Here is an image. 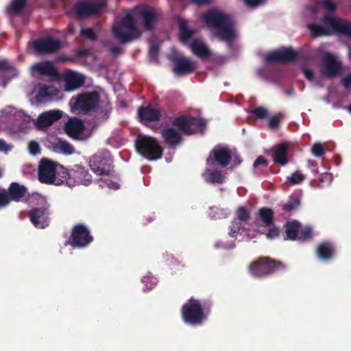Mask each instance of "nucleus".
<instances>
[{
  "mask_svg": "<svg viewBox=\"0 0 351 351\" xmlns=\"http://www.w3.org/2000/svg\"><path fill=\"white\" fill-rule=\"evenodd\" d=\"M27 1V0H12L9 6V9L14 14H21L26 6Z\"/></svg>",
  "mask_w": 351,
  "mask_h": 351,
  "instance_id": "nucleus-40",
  "label": "nucleus"
},
{
  "mask_svg": "<svg viewBox=\"0 0 351 351\" xmlns=\"http://www.w3.org/2000/svg\"><path fill=\"white\" fill-rule=\"evenodd\" d=\"M193 53L201 59L210 57V51L206 45L198 38L194 39L190 45Z\"/></svg>",
  "mask_w": 351,
  "mask_h": 351,
  "instance_id": "nucleus-27",
  "label": "nucleus"
},
{
  "mask_svg": "<svg viewBox=\"0 0 351 351\" xmlns=\"http://www.w3.org/2000/svg\"><path fill=\"white\" fill-rule=\"evenodd\" d=\"M260 219L265 226H269L274 221V212L271 208L263 207L258 210Z\"/></svg>",
  "mask_w": 351,
  "mask_h": 351,
  "instance_id": "nucleus-34",
  "label": "nucleus"
},
{
  "mask_svg": "<svg viewBox=\"0 0 351 351\" xmlns=\"http://www.w3.org/2000/svg\"><path fill=\"white\" fill-rule=\"evenodd\" d=\"M91 170L98 176L109 175L112 170V158L104 150L93 155L89 161Z\"/></svg>",
  "mask_w": 351,
  "mask_h": 351,
  "instance_id": "nucleus-8",
  "label": "nucleus"
},
{
  "mask_svg": "<svg viewBox=\"0 0 351 351\" xmlns=\"http://www.w3.org/2000/svg\"><path fill=\"white\" fill-rule=\"evenodd\" d=\"M180 40L182 43L188 41L194 34L193 29H188V22L185 19H180L179 23Z\"/></svg>",
  "mask_w": 351,
  "mask_h": 351,
  "instance_id": "nucleus-33",
  "label": "nucleus"
},
{
  "mask_svg": "<svg viewBox=\"0 0 351 351\" xmlns=\"http://www.w3.org/2000/svg\"><path fill=\"white\" fill-rule=\"evenodd\" d=\"M62 116V111L52 110L41 113L36 121V125L38 128H47L54 122L58 121Z\"/></svg>",
  "mask_w": 351,
  "mask_h": 351,
  "instance_id": "nucleus-23",
  "label": "nucleus"
},
{
  "mask_svg": "<svg viewBox=\"0 0 351 351\" xmlns=\"http://www.w3.org/2000/svg\"><path fill=\"white\" fill-rule=\"evenodd\" d=\"M183 321L191 326H199L207 319L206 304L204 306L200 301L191 298L182 307Z\"/></svg>",
  "mask_w": 351,
  "mask_h": 351,
  "instance_id": "nucleus-3",
  "label": "nucleus"
},
{
  "mask_svg": "<svg viewBox=\"0 0 351 351\" xmlns=\"http://www.w3.org/2000/svg\"><path fill=\"white\" fill-rule=\"evenodd\" d=\"M80 33H81V36L89 39L91 41L96 40V39L97 38L94 30L90 27L82 28L81 29Z\"/></svg>",
  "mask_w": 351,
  "mask_h": 351,
  "instance_id": "nucleus-48",
  "label": "nucleus"
},
{
  "mask_svg": "<svg viewBox=\"0 0 351 351\" xmlns=\"http://www.w3.org/2000/svg\"><path fill=\"white\" fill-rule=\"evenodd\" d=\"M285 228L287 238L293 241L297 240L300 229V223L295 220L288 221L285 224Z\"/></svg>",
  "mask_w": 351,
  "mask_h": 351,
  "instance_id": "nucleus-32",
  "label": "nucleus"
},
{
  "mask_svg": "<svg viewBox=\"0 0 351 351\" xmlns=\"http://www.w3.org/2000/svg\"><path fill=\"white\" fill-rule=\"evenodd\" d=\"M237 221L241 222H247L250 218L249 211L244 207H239L237 210Z\"/></svg>",
  "mask_w": 351,
  "mask_h": 351,
  "instance_id": "nucleus-44",
  "label": "nucleus"
},
{
  "mask_svg": "<svg viewBox=\"0 0 351 351\" xmlns=\"http://www.w3.org/2000/svg\"><path fill=\"white\" fill-rule=\"evenodd\" d=\"M250 113L257 119H265L269 114L268 110L262 106L252 109Z\"/></svg>",
  "mask_w": 351,
  "mask_h": 351,
  "instance_id": "nucleus-41",
  "label": "nucleus"
},
{
  "mask_svg": "<svg viewBox=\"0 0 351 351\" xmlns=\"http://www.w3.org/2000/svg\"><path fill=\"white\" fill-rule=\"evenodd\" d=\"M319 180L323 182L324 180H331L330 175L328 173H322L320 176Z\"/></svg>",
  "mask_w": 351,
  "mask_h": 351,
  "instance_id": "nucleus-62",
  "label": "nucleus"
},
{
  "mask_svg": "<svg viewBox=\"0 0 351 351\" xmlns=\"http://www.w3.org/2000/svg\"><path fill=\"white\" fill-rule=\"evenodd\" d=\"M159 51V47L156 45H152L149 48V55L151 56L155 57L158 55Z\"/></svg>",
  "mask_w": 351,
  "mask_h": 351,
  "instance_id": "nucleus-60",
  "label": "nucleus"
},
{
  "mask_svg": "<svg viewBox=\"0 0 351 351\" xmlns=\"http://www.w3.org/2000/svg\"><path fill=\"white\" fill-rule=\"evenodd\" d=\"M106 0L92 2L89 0L77 1L73 5V10L77 19L88 18L99 12L106 7Z\"/></svg>",
  "mask_w": 351,
  "mask_h": 351,
  "instance_id": "nucleus-10",
  "label": "nucleus"
},
{
  "mask_svg": "<svg viewBox=\"0 0 351 351\" xmlns=\"http://www.w3.org/2000/svg\"><path fill=\"white\" fill-rule=\"evenodd\" d=\"M300 206V199L298 196L293 195L282 205V210L288 213L295 211Z\"/></svg>",
  "mask_w": 351,
  "mask_h": 351,
  "instance_id": "nucleus-36",
  "label": "nucleus"
},
{
  "mask_svg": "<svg viewBox=\"0 0 351 351\" xmlns=\"http://www.w3.org/2000/svg\"><path fill=\"white\" fill-rule=\"evenodd\" d=\"M322 21L324 26L330 31V34L334 31L351 38V21L325 14Z\"/></svg>",
  "mask_w": 351,
  "mask_h": 351,
  "instance_id": "nucleus-11",
  "label": "nucleus"
},
{
  "mask_svg": "<svg viewBox=\"0 0 351 351\" xmlns=\"http://www.w3.org/2000/svg\"><path fill=\"white\" fill-rule=\"evenodd\" d=\"M311 152L315 157H322L325 154V149L321 143H316L313 145Z\"/></svg>",
  "mask_w": 351,
  "mask_h": 351,
  "instance_id": "nucleus-49",
  "label": "nucleus"
},
{
  "mask_svg": "<svg viewBox=\"0 0 351 351\" xmlns=\"http://www.w3.org/2000/svg\"><path fill=\"white\" fill-rule=\"evenodd\" d=\"M135 146L138 154L149 160H156L162 156L163 148L154 137L139 136L135 141Z\"/></svg>",
  "mask_w": 351,
  "mask_h": 351,
  "instance_id": "nucleus-7",
  "label": "nucleus"
},
{
  "mask_svg": "<svg viewBox=\"0 0 351 351\" xmlns=\"http://www.w3.org/2000/svg\"><path fill=\"white\" fill-rule=\"evenodd\" d=\"M324 69L322 75L327 77H335L342 71V64L332 53H327L323 57Z\"/></svg>",
  "mask_w": 351,
  "mask_h": 351,
  "instance_id": "nucleus-19",
  "label": "nucleus"
},
{
  "mask_svg": "<svg viewBox=\"0 0 351 351\" xmlns=\"http://www.w3.org/2000/svg\"><path fill=\"white\" fill-rule=\"evenodd\" d=\"M72 181L69 182V186H72L75 184H82L88 186L92 183V176L89 173L88 170L82 165H74L70 169Z\"/></svg>",
  "mask_w": 351,
  "mask_h": 351,
  "instance_id": "nucleus-17",
  "label": "nucleus"
},
{
  "mask_svg": "<svg viewBox=\"0 0 351 351\" xmlns=\"http://www.w3.org/2000/svg\"><path fill=\"white\" fill-rule=\"evenodd\" d=\"M136 10L143 28L148 32L154 31L160 16L156 9L147 6H138Z\"/></svg>",
  "mask_w": 351,
  "mask_h": 351,
  "instance_id": "nucleus-13",
  "label": "nucleus"
},
{
  "mask_svg": "<svg viewBox=\"0 0 351 351\" xmlns=\"http://www.w3.org/2000/svg\"><path fill=\"white\" fill-rule=\"evenodd\" d=\"M85 127L82 120L72 118L65 123L64 130L66 134L75 141H85L87 136L84 134Z\"/></svg>",
  "mask_w": 351,
  "mask_h": 351,
  "instance_id": "nucleus-16",
  "label": "nucleus"
},
{
  "mask_svg": "<svg viewBox=\"0 0 351 351\" xmlns=\"http://www.w3.org/2000/svg\"><path fill=\"white\" fill-rule=\"evenodd\" d=\"M191 1L198 6L208 5L213 3V0H191Z\"/></svg>",
  "mask_w": 351,
  "mask_h": 351,
  "instance_id": "nucleus-57",
  "label": "nucleus"
},
{
  "mask_svg": "<svg viewBox=\"0 0 351 351\" xmlns=\"http://www.w3.org/2000/svg\"><path fill=\"white\" fill-rule=\"evenodd\" d=\"M57 163L47 158H43L38 167V180L41 183L51 184L56 182V169Z\"/></svg>",
  "mask_w": 351,
  "mask_h": 351,
  "instance_id": "nucleus-15",
  "label": "nucleus"
},
{
  "mask_svg": "<svg viewBox=\"0 0 351 351\" xmlns=\"http://www.w3.org/2000/svg\"><path fill=\"white\" fill-rule=\"evenodd\" d=\"M93 241L88 228L82 223L73 226L71 233L66 245L73 247L83 248L88 246Z\"/></svg>",
  "mask_w": 351,
  "mask_h": 351,
  "instance_id": "nucleus-9",
  "label": "nucleus"
},
{
  "mask_svg": "<svg viewBox=\"0 0 351 351\" xmlns=\"http://www.w3.org/2000/svg\"><path fill=\"white\" fill-rule=\"evenodd\" d=\"M75 32V27L72 24H69L67 27V32L73 35Z\"/></svg>",
  "mask_w": 351,
  "mask_h": 351,
  "instance_id": "nucleus-63",
  "label": "nucleus"
},
{
  "mask_svg": "<svg viewBox=\"0 0 351 351\" xmlns=\"http://www.w3.org/2000/svg\"><path fill=\"white\" fill-rule=\"evenodd\" d=\"M54 148L65 155H71L75 152V148L71 143L60 139L55 144Z\"/></svg>",
  "mask_w": 351,
  "mask_h": 351,
  "instance_id": "nucleus-37",
  "label": "nucleus"
},
{
  "mask_svg": "<svg viewBox=\"0 0 351 351\" xmlns=\"http://www.w3.org/2000/svg\"><path fill=\"white\" fill-rule=\"evenodd\" d=\"M231 160V152L228 147H216L210 152L206 163L210 166L217 164L221 167H226L230 164Z\"/></svg>",
  "mask_w": 351,
  "mask_h": 351,
  "instance_id": "nucleus-14",
  "label": "nucleus"
},
{
  "mask_svg": "<svg viewBox=\"0 0 351 351\" xmlns=\"http://www.w3.org/2000/svg\"><path fill=\"white\" fill-rule=\"evenodd\" d=\"M173 72L177 75H188L193 73L197 64L195 61L185 57H176L173 60Z\"/></svg>",
  "mask_w": 351,
  "mask_h": 351,
  "instance_id": "nucleus-21",
  "label": "nucleus"
},
{
  "mask_svg": "<svg viewBox=\"0 0 351 351\" xmlns=\"http://www.w3.org/2000/svg\"><path fill=\"white\" fill-rule=\"evenodd\" d=\"M259 165H262L265 167L268 165V161L262 156H258L253 163L254 167H257Z\"/></svg>",
  "mask_w": 351,
  "mask_h": 351,
  "instance_id": "nucleus-53",
  "label": "nucleus"
},
{
  "mask_svg": "<svg viewBox=\"0 0 351 351\" xmlns=\"http://www.w3.org/2000/svg\"><path fill=\"white\" fill-rule=\"evenodd\" d=\"M305 179V176L298 171L293 173L291 176L287 177V182L289 185L300 184Z\"/></svg>",
  "mask_w": 351,
  "mask_h": 351,
  "instance_id": "nucleus-43",
  "label": "nucleus"
},
{
  "mask_svg": "<svg viewBox=\"0 0 351 351\" xmlns=\"http://www.w3.org/2000/svg\"><path fill=\"white\" fill-rule=\"evenodd\" d=\"M207 171L208 172V176L206 178V181L208 183L221 184L224 181V177L221 171L210 169H207Z\"/></svg>",
  "mask_w": 351,
  "mask_h": 351,
  "instance_id": "nucleus-39",
  "label": "nucleus"
},
{
  "mask_svg": "<svg viewBox=\"0 0 351 351\" xmlns=\"http://www.w3.org/2000/svg\"><path fill=\"white\" fill-rule=\"evenodd\" d=\"M110 51L112 54L117 55V54L121 53V49L118 47H112L110 49Z\"/></svg>",
  "mask_w": 351,
  "mask_h": 351,
  "instance_id": "nucleus-61",
  "label": "nucleus"
},
{
  "mask_svg": "<svg viewBox=\"0 0 351 351\" xmlns=\"http://www.w3.org/2000/svg\"><path fill=\"white\" fill-rule=\"evenodd\" d=\"M33 46L39 53H51L60 48V42L49 36L36 40L34 42Z\"/></svg>",
  "mask_w": 351,
  "mask_h": 351,
  "instance_id": "nucleus-20",
  "label": "nucleus"
},
{
  "mask_svg": "<svg viewBox=\"0 0 351 351\" xmlns=\"http://www.w3.org/2000/svg\"><path fill=\"white\" fill-rule=\"evenodd\" d=\"M282 117L280 112L271 117L268 120V127L272 130L277 129L280 126V121Z\"/></svg>",
  "mask_w": 351,
  "mask_h": 351,
  "instance_id": "nucleus-45",
  "label": "nucleus"
},
{
  "mask_svg": "<svg viewBox=\"0 0 351 351\" xmlns=\"http://www.w3.org/2000/svg\"><path fill=\"white\" fill-rule=\"evenodd\" d=\"M267 227L269 228L268 231L266 234V237L267 239H274L279 235L280 229L278 227L275 226L274 223L272 225Z\"/></svg>",
  "mask_w": 351,
  "mask_h": 351,
  "instance_id": "nucleus-50",
  "label": "nucleus"
},
{
  "mask_svg": "<svg viewBox=\"0 0 351 351\" xmlns=\"http://www.w3.org/2000/svg\"><path fill=\"white\" fill-rule=\"evenodd\" d=\"M287 269V265L285 263L269 256H260L248 266L250 275L257 278H265Z\"/></svg>",
  "mask_w": 351,
  "mask_h": 351,
  "instance_id": "nucleus-2",
  "label": "nucleus"
},
{
  "mask_svg": "<svg viewBox=\"0 0 351 351\" xmlns=\"http://www.w3.org/2000/svg\"><path fill=\"white\" fill-rule=\"evenodd\" d=\"M298 58V53L291 47H283L267 54L266 60L269 62H291Z\"/></svg>",
  "mask_w": 351,
  "mask_h": 351,
  "instance_id": "nucleus-18",
  "label": "nucleus"
},
{
  "mask_svg": "<svg viewBox=\"0 0 351 351\" xmlns=\"http://www.w3.org/2000/svg\"><path fill=\"white\" fill-rule=\"evenodd\" d=\"M341 84L345 88H349L351 86V73L341 80Z\"/></svg>",
  "mask_w": 351,
  "mask_h": 351,
  "instance_id": "nucleus-58",
  "label": "nucleus"
},
{
  "mask_svg": "<svg viewBox=\"0 0 351 351\" xmlns=\"http://www.w3.org/2000/svg\"><path fill=\"white\" fill-rule=\"evenodd\" d=\"M319 4L327 12L334 13L337 8V4L330 0H320Z\"/></svg>",
  "mask_w": 351,
  "mask_h": 351,
  "instance_id": "nucleus-46",
  "label": "nucleus"
},
{
  "mask_svg": "<svg viewBox=\"0 0 351 351\" xmlns=\"http://www.w3.org/2000/svg\"><path fill=\"white\" fill-rule=\"evenodd\" d=\"M172 123L185 135L203 134L206 128V121L204 119L191 115H180L174 117Z\"/></svg>",
  "mask_w": 351,
  "mask_h": 351,
  "instance_id": "nucleus-6",
  "label": "nucleus"
},
{
  "mask_svg": "<svg viewBox=\"0 0 351 351\" xmlns=\"http://www.w3.org/2000/svg\"><path fill=\"white\" fill-rule=\"evenodd\" d=\"M308 28L310 29L313 37L330 35V31H328V28L325 27L324 25L309 24L308 25Z\"/></svg>",
  "mask_w": 351,
  "mask_h": 351,
  "instance_id": "nucleus-38",
  "label": "nucleus"
},
{
  "mask_svg": "<svg viewBox=\"0 0 351 351\" xmlns=\"http://www.w3.org/2000/svg\"><path fill=\"white\" fill-rule=\"evenodd\" d=\"M84 77L75 73H69L65 77V84L68 89L74 90L82 86Z\"/></svg>",
  "mask_w": 351,
  "mask_h": 351,
  "instance_id": "nucleus-31",
  "label": "nucleus"
},
{
  "mask_svg": "<svg viewBox=\"0 0 351 351\" xmlns=\"http://www.w3.org/2000/svg\"><path fill=\"white\" fill-rule=\"evenodd\" d=\"M8 193L5 191L0 192V208L6 206L10 202Z\"/></svg>",
  "mask_w": 351,
  "mask_h": 351,
  "instance_id": "nucleus-52",
  "label": "nucleus"
},
{
  "mask_svg": "<svg viewBox=\"0 0 351 351\" xmlns=\"http://www.w3.org/2000/svg\"><path fill=\"white\" fill-rule=\"evenodd\" d=\"M336 253L335 245L331 242L325 241L317 244L316 254L317 257L325 261L332 259Z\"/></svg>",
  "mask_w": 351,
  "mask_h": 351,
  "instance_id": "nucleus-24",
  "label": "nucleus"
},
{
  "mask_svg": "<svg viewBox=\"0 0 351 351\" xmlns=\"http://www.w3.org/2000/svg\"><path fill=\"white\" fill-rule=\"evenodd\" d=\"M287 154V146L281 143L277 146L274 154L273 160L276 163L284 166L288 163Z\"/></svg>",
  "mask_w": 351,
  "mask_h": 351,
  "instance_id": "nucleus-29",
  "label": "nucleus"
},
{
  "mask_svg": "<svg viewBox=\"0 0 351 351\" xmlns=\"http://www.w3.org/2000/svg\"><path fill=\"white\" fill-rule=\"evenodd\" d=\"M32 69L43 75L51 77H56L58 75V73L54 65L48 61L36 64L32 66Z\"/></svg>",
  "mask_w": 351,
  "mask_h": 351,
  "instance_id": "nucleus-28",
  "label": "nucleus"
},
{
  "mask_svg": "<svg viewBox=\"0 0 351 351\" xmlns=\"http://www.w3.org/2000/svg\"><path fill=\"white\" fill-rule=\"evenodd\" d=\"M56 91V89L53 86L43 85L38 88L36 97L37 100L43 101L53 96Z\"/></svg>",
  "mask_w": 351,
  "mask_h": 351,
  "instance_id": "nucleus-35",
  "label": "nucleus"
},
{
  "mask_svg": "<svg viewBox=\"0 0 351 351\" xmlns=\"http://www.w3.org/2000/svg\"><path fill=\"white\" fill-rule=\"evenodd\" d=\"M113 36L122 43L132 42L141 36L131 14H126L120 23L112 27Z\"/></svg>",
  "mask_w": 351,
  "mask_h": 351,
  "instance_id": "nucleus-4",
  "label": "nucleus"
},
{
  "mask_svg": "<svg viewBox=\"0 0 351 351\" xmlns=\"http://www.w3.org/2000/svg\"><path fill=\"white\" fill-rule=\"evenodd\" d=\"M10 149L11 147L3 139H0V152H8Z\"/></svg>",
  "mask_w": 351,
  "mask_h": 351,
  "instance_id": "nucleus-59",
  "label": "nucleus"
},
{
  "mask_svg": "<svg viewBox=\"0 0 351 351\" xmlns=\"http://www.w3.org/2000/svg\"><path fill=\"white\" fill-rule=\"evenodd\" d=\"M8 194L11 201L19 202L26 193L27 188L18 182H12L8 188Z\"/></svg>",
  "mask_w": 351,
  "mask_h": 351,
  "instance_id": "nucleus-26",
  "label": "nucleus"
},
{
  "mask_svg": "<svg viewBox=\"0 0 351 351\" xmlns=\"http://www.w3.org/2000/svg\"><path fill=\"white\" fill-rule=\"evenodd\" d=\"M138 117L141 123L147 125V123L158 121L162 117V109L155 108L148 105L140 106L138 108Z\"/></svg>",
  "mask_w": 351,
  "mask_h": 351,
  "instance_id": "nucleus-22",
  "label": "nucleus"
},
{
  "mask_svg": "<svg viewBox=\"0 0 351 351\" xmlns=\"http://www.w3.org/2000/svg\"><path fill=\"white\" fill-rule=\"evenodd\" d=\"M50 214V204L45 202L41 206L31 209L29 217L36 228L43 229L49 226Z\"/></svg>",
  "mask_w": 351,
  "mask_h": 351,
  "instance_id": "nucleus-12",
  "label": "nucleus"
},
{
  "mask_svg": "<svg viewBox=\"0 0 351 351\" xmlns=\"http://www.w3.org/2000/svg\"><path fill=\"white\" fill-rule=\"evenodd\" d=\"M241 226H242V223L240 221H239L237 220L233 221L231 223L230 226H229L228 234L231 237H237L241 228Z\"/></svg>",
  "mask_w": 351,
  "mask_h": 351,
  "instance_id": "nucleus-47",
  "label": "nucleus"
},
{
  "mask_svg": "<svg viewBox=\"0 0 351 351\" xmlns=\"http://www.w3.org/2000/svg\"><path fill=\"white\" fill-rule=\"evenodd\" d=\"M203 19L208 27L214 29L215 35L219 40L226 43L229 48L233 47L237 32L235 21L230 15L212 9L203 15Z\"/></svg>",
  "mask_w": 351,
  "mask_h": 351,
  "instance_id": "nucleus-1",
  "label": "nucleus"
},
{
  "mask_svg": "<svg viewBox=\"0 0 351 351\" xmlns=\"http://www.w3.org/2000/svg\"><path fill=\"white\" fill-rule=\"evenodd\" d=\"M161 134L165 143L171 147H176L182 141L181 134L173 128H164Z\"/></svg>",
  "mask_w": 351,
  "mask_h": 351,
  "instance_id": "nucleus-25",
  "label": "nucleus"
},
{
  "mask_svg": "<svg viewBox=\"0 0 351 351\" xmlns=\"http://www.w3.org/2000/svg\"><path fill=\"white\" fill-rule=\"evenodd\" d=\"M56 180L55 184H60L66 183L69 186V182L72 181L70 169H66L63 166L57 164L56 169Z\"/></svg>",
  "mask_w": 351,
  "mask_h": 351,
  "instance_id": "nucleus-30",
  "label": "nucleus"
},
{
  "mask_svg": "<svg viewBox=\"0 0 351 351\" xmlns=\"http://www.w3.org/2000/svg\"><path fill=\"white\" fill-rule=\"evenodd\" d=\"M12 70L15 71V68L12 66L7 60H0V71Z\"/></svg>",
  "mask_w": 351,
  "mask_h": 351,
  "instance_id": "nucleus-54",
  "label": "nucleus"
},
{
  "mask_svg": "<svg viewBox=\"0 0 351 351\" xmlns=\"http://www.w3.org/2000/svg\"><path fill=\"white\" fill-rule=\"evenodd\" d=\"M313 237V230L310 226H306L299 230L298 235V240L302 241H306L311 239Z\"/></svg>",
  "mask_w": 351,
  "mask_h": 351,
  "instance_id": "nucleus-42",
  "label": "nucleus"
},
{
  "mask_svg": "<svg viewBox=\"0 0 351 351\" xmlns=\"http://www.w3.org/2000/svg\"><path fill=\"white\" fill-rule=\"evenodd\" d=\"M302 73L306 80L311 82L313 80L314 72L312 69L304 67L302 69Z\"/></svg>",
  "mask_w": 351,
  "mask_h": 351,
  "instance_id": "nucleus-55",
  "label": "nucleus"
},
{
  "mask_svg": "<svg viewBox=\"0 0 351 351\" xmlns=\"http://www.w3.org/2000/svg\"><path fill=\"white\" fill-rule=\"evenodd\" d=\"M308 166L311 167H316L317 166V162L315 160H308Z\"/></svg>",
  "mask_w": 351,
  "mask_h": 351,
  "instance_id": "nucleus-64",
  "label": "nucleus"
},
{
  "mask_svg": "<svg viewBox=\"0 0 351 351\" xmlns=\"http://www.w3.org/2000/svg\"><path fill=\"white\" fill-rule=\"evenodd\" d=\"M265 0H244L247 5L250 7H256L264 3Z\"/></svg>",
  "mask_w": 351,
  "mask_h": 351,
  "instance_id": "nucleus-56",
  "label": "nucleus"
},
{
  "mask_svg": "<svg viewBox=\"0 0 351 351\" xmlns=\"http://www.w3.org/2000/svg\"><path fill=\"white\" fill-rule=\"evenodd\" d=\"M28 149L31 154L32 155H37L40 152V147L39 144L35 141H32L28 144Z\"/></svg>",
  "mask_w": 351,
  "mask_h": 351,
  "instance_id": "nucleus-51",
  "label": "nucleus"
},
{
  "mask_svg": "<svg viewBox=\"0 0 351 351\" xmlns=\"http://www.w3.org/2000/svg\"><path fill=\"white\" fill-rule=\"evenodd\" d=\"M99 95L96 91L85 92L72 97L69 104L72 112L77 114H88L94 112L99 104Z\"/></svg>",
  "mask_w": 351,
  "mask_h": 351,
  "instance_id": "nucleus-5",
  "label": "nucleus"
}]
</instances>
